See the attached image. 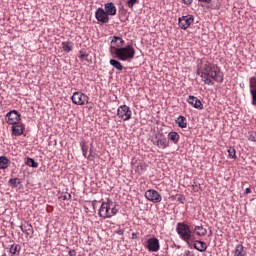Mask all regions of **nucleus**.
I'll return each mask as SVG.
<instances>
[{
    "label": "nucleus",
    "mask_w": 256,
    "mask_h": 256,
    "mask_svg": "<svg viewBox=\"0 0 256 256\" xmlns=\"http://www.w3.org/2000/svg\"><path fill=\"white\" fill-rule=\"evenodd\" d=\"M19 251H21V246L19 244H12L9 247V253L11 256L19 255Z\"/></svg>",
    "instance_id": "nucleus-22"
},
{
    "label": "nucleus",
    "mask_w": 256,
    "mask_h": 256,
    "mask_svg": "<svg viewBox=\"0 0 256 256\" xmlns=\"http://www.w3.org/2000/svg\"><path fill=\"white\" fill-rule=\"evenodd\" d=\"M193 23H195V17L191 14L178 18V25L180 29H183V31L189 29Z\"/></svg>",
    "instance_id": "nucleus-4"
},
{
    "label": "nucleus",
    "mask_w": 256,
    "mask_h": 256,
    "mask_svg": "<svg viewBox=\"0 0 256 256\" xmlns=\"http://www.w3.org/2000/svg\"><path fill=\"white\" fill-rule=\"evenodd\" d=\"M194 233H196L198 237H205V235H207V229L203 228V226H195Z\"/></svg>",
    "instance_id": "nucleus-23"
},
{
    "label": "nucleus",
    "mask_w": 256,
    "mask_h": 256,
    "mask_svg": "<svg viewBox=\"0 0 256 256\" xmlns=\"http://www.w3.org/2000/svg\"><path fill=\"white\" fill-rule=\"evenodd\" d=\"M235 255L236 256H245L247 255V251L245 250V247L242 244H239L235 248Z\"/></svg>",
    "instance_id": "nucleus-25"
},
{
    "label": "nucleus",
    "mask_w": 256,
    "mask_h": 256,
    "mask_svg": "<svg viewBox=\"0 0 256 256\" xmlns=\"http://www.w3.org/2000/svg\"><path fill=\"white\" fill-rule=\"evenodd\" d=\"M212 1L213 0H198V3H200L201 7H203L204 5H209Z\"/></svg>",
    "instance_id": "nucleus-37"
},
{
    "label": "nucleus",
    "mask_w": 256,
    "mask_h": 256,
    "mask_svg": "<svg viewBox=\"0 0 256 256\" xmlns=\"http://www.w3.org/2000/svg\"><path fill=\"white\" fill-rule=\"evenodd\" d=\"M249 193H251V188H246L245 189V195H249Z\"/></svg>",
    "instance_id": "nucleus-42"
},
{
    "label": "nucleus",
    "mask_w": 256,
    "mask_h": 256,
    "mask_svg": "<svg viewBox=\"0 0 256 256\" xmlns=\"http://www.w3.org/2000/svg\"><path fill=\"white\" fill-rule=\"evenodd\" d=\"M123 13H125V11H124V10L121 12V14H123Z\"/></svg>",
    "instance_id": "nucleus-46"
},
{
    "label": "nucleus",
    "mask_w": 256,
    "mask_h": 256,
    "mask_svg": "<svg viewBox=\"0 0 256 256\" xmlns=\"http://www.w3.org/2000/svg\"><path fill=\"white\" fill-rule=\"evenodd\" d=\"M197 75H200L205 85L213 86L215 85L213 81H216V83H223L224 81V74L221 68L208 61L197 70Z\"/></svg>",
    "instance_id": "nucleus-1"
},
{
    "label": "nucleus",
    "mask_w": 256,
    "mask_h": 256,
    "mask_svg": "<svg viewBox=\"0 0 256 256\" xmlns=\"http://www.w3.org/2000/svg\"><path fill=\"white\" fill-rule=\"evenodd\" d=\"M176 123L180 129H187V118L185 116H179L176 119Z\"/></svg>",
    "instance_id": "nucleus-20"
},
{
    "label": "nucleus",
    "mask_w": 256,
    "mask_h": 256,
    "mask_svg": "<svg viewBox=\"0 0 256 256\" xmlns=\"http://www.w3.org/2000/svg\"><path fill=\"white\" fill-rule=\"evenodd\" d=\"M132 239H137V234L136 233H132Z\"/></svg>",
    "instance_id": "nucleus-43"
},
{
    "label": "nucleus",
    "mask_w": 256,
    "mask_h": 256,
    "mask_svg": "<svg viewBox=\"0 0 256 256\" xmlns=\"http://www.w3.org/2000/svg\"><path fill=\"white\" fill-rule=\"evenodd\" d=\"M79 53H80L79 58H80L82 61H87V57H89V54H87V52H85V51H83V50H80Z\"/></svg>",
    "instance_id": "nucleus-32"
},
{
    "label": "nucleus",
    "mask_w": 256,
    "mask_h": 256,
    "mask_svg": "<svg viewBox=\"0 0 256 256\" xmlns=\"http://www.w3.org/2000/svg\"><path fill=\"white\" fill-rule=\"evenodd\" d=\"M146 249L150 253H157V251L161 249V244H159L157 237H152L147 240Z\"/></svg>",
    "instance_id": "nucleus-10"
},
{
    "label": "nucleus",
    "mask_w": 256,
    "mask_h": 256,
    "mask_svg": "<svg viewBox=\"0 0 256 256\" xmlns=\"http://www.w3.org/2000/svg\"><path fill=\"white\" fill-rule=\"evenodd\" d=\"M109 64L114 67V69H117V71H123V64L119 62V60L116 59H110Z\"/></svg>",
    "instance_id": "nucleus-24"
},
{
    "label": "nucleus",
    "mask_w": 256,
    "mask_h": 256,
    "mask_svg": "<svg viewBox=\"0 0 256 256\" xmlns=\"http://www.w3.org/2000/svg\"><path fill=\"white\" fill-rule=\"evenodd\" d=\"M20 229L22 233H25L26 237H31L33 235V226L30 223L20 226Z\"/></svg>",
    "instance_id": "nucleus-17"
},
{
    "label": "nucleus",
    "mask_w": 256,
    "mask_h": 256,
    "mask_svg": "<svg viewBox=\"0 0 256 256\" xmlns=\"http://www.w3.org/2000/svg\"><path fill=\"white\" fill-rule=\"evenodd\" d=\"M145 198L152 203H161L163 201V197L157 190L149 189L145 192Z\"/></svg>",
    "instance_id": "nucleus-8"
},
{
    "label": "nucleus",
    "mask_w": 256,
    "mask_h": 256,
    "mask_svg": "<svg viewBox=\"0 0 256 256\" xmlns=\"http://www.w3.org/2000/svg\"><path fill=\"white\" fill-rule=\"evenodd\" d=\"M62 49L65 53H71L73 51V42L64 41L62 42Z\"/></svg>",
    "instance_id": "nucleus-21"
},
{
    "label": "nucleus",
    "mask_w": 256,
    "mask_h": 256,
    "mask_svg": "<svg viewBox=\"0 0 256 256\" xmlns=\"http://www.w3.org/2000/svg\"><path fill=\"white\" fill-rule=\"evenodd\" d=\"M187 103L194 107V109H198V111H201L203 109V102L199 100V98L190 95L187 99Z\"/></svg>",
    "instance_id": "nucleus-12"
},
{
    "label": "nucleus",
    "mask_w": 256,
    "mask_h": 256,
    "mask_svg": "<svg viewBox=\"0 0 256 256\" xmlns=\"http://www.w3.org/2000/svg\"><path fill=\"white\" fill-rule=\"evenodd\" d=\"M68 255H69V256H75V255H77V252L72 249V250H70V251L68 252Z\"/></svg>",
    "instance_id": "nucleus-41"
},
{
    "label": "nucleus",
    "mask_w": 256,
    "mask_h": 256,
    "mask_svg": "<svg viewBox=\"0 0 256 256\" xmlns=\"http://www.w3.org/2000/svg\"><path fill=\"white\" fill-rule=\"evenodd\" d=\"M93 205V209H94V211H95V204H92Z\"/></svg>",
    "instance_id": "nucleus-44"
},
{
    "label": "nucleus",
    "mask_w": 256,
    "mask_h": 256,
    "mask_svg": "<svg viewBox=\"0 0 256 256\" xmlns=\"http://www.w3.org/2000/svg\"><path fill=\"white\" fill-rule=\"evenodd\" d=\"M11 165V160L7 156H0V169H8Z\"/></svg>",
    "instance_id": "nucleus-19"
},
{
    "label": "nucleus",
    "mask_w": 256,
    "mask_h": 256,
    "mask_svg": "<svg viewBox=\"0 0 256 256\" xmlns=\"http://www.w3.org/2000/svg\"><path fill=\"white\" fill-rule=\"evenodd\" d=\"M228 155L229 157H231L232 159H237V152L235 151V148L230 147L228 149Z\"/></svg>",
    "instance_id": "nucleus-30"
},
{
    "label": "nucleus",
    "mask_w": 256,
    "mask_h": 256,
    "mask_svg": "<svg viewBox=\"0 0 256 256\" xmlns=\"http://www.w3.org/2000/svg\"><path fill=\"white\" fill-rule=\"evenodd\" d=\"M248 140L249 141H256V133L255 132H249Z\"/></svg>",
    "instance_id": "nucleus-35"
},
{
    "label": "nucleus",
    "mask_w": 256,
    "mask_h": 256,
    "mask_svg": "<svg viewBox=\"0 0 256 256\" xmlns=\"http://www.w3.org/2000/svg\"><path fill=\"white\" fill-rule=\"evenodd\" d=\"M104 11L107 13V15H111L112 17L117 15V6H115V3L108 2L104 5Z\"/></svg>",
    "instance_id": "nucleus-15"
},
{
    "label": "nucleus",
    "mask_w": 256,
    "mask_h": 256,
    "mask_svg": "<svg viewBox=\"0 0 256 256\" xmlns=\"http://www.w3.org/2000/svg\"><path fill=\"white\" fill-rule=\"evenodd\" d=\"M111 207H113V201L108 199L107 202H102L98 211L99 217H102L103 219H109L108 215L111 211Z\"/></svg>",
    "instance_id": "nucleus-7"
},
{
    "label": "nucleus",
    "mask_w": 256,
    "mask_h": 256,
    "mask_svg": "<svg viewBox=\"0 0 256 256\" xmlns=\"http://www.w3.org/2000/svg\"><path fill=\"white\" fill-rule=\"evenodd\" d=\"M8 183H9V185L11 187L17 188V187H19V185H21V179H19V178H11L8 181Z\"/></svg>",
    "instance_id": "nucleus-27"
},
{
    "label": "nucleus",
    "mask_w": 256,
    "mask_h": 256,
    "mask_svg": "<svg viewBox=\"0 0 256 256\" xmlns=\"http://www.w3.org/2000/svg\"><path fill=\"white\" fill-rule=\"evenodd\" d=\"M21 121V114L17 110H12L6 114L8 125H17Z\"/></svg>",
    "instance_id": "nucleus-9"
},
{
    "label": "nucleus",
    "mask_w": 256,
    "mask_h": 256,
    "mask_svg": "<svg viewBox=\"0 0 256 256\" xmlns=\"http://www.w3.org/2000/svg\"><path fill=\"white\" fill-rule=\"evenodd\" d=\"M72 103L74 105H87L89 103V96L86 94H83L82 92H74L72 97H71Z\"/></svg>",
    "instance_id": "nucleus-5"
},
{
    "label": "nucleus",
    "mask_w": 256,
    "mask_h": 256,
    "mask_svg": "<svg viewBox=\"0 0 256 256\" xmlns=\"http://www.w3.org/2000/svg\"><path fill=\"white\" fill-rule=\"evenodd\" d=\"M116 233H117V235H124L125 230L119 228L118 230H116Z\"/></svg>",
    "instance_id": "nucleus-40"
},
{
    "label": "nucleus",
    "mask_w": 256,
    "mask_h": 256,
    "mask_svg": "<svg viewBox=\"0 0 256 256\" xmlns=\"http://www.w3.org/2000/svg\"><path fill=\"white\" fill-rule=\"evenodd\" d=\"M1 256H7V254L4 253V254H2Z\"/></svg>",
    "instance_id": "nucleus-45"
},
{
    "label": "nucleus",
    "mask_w": 256,
    "mask_h": 256,
    "mask_svg": "<svg viewBox=\"0 0 256 256\" xmlns=\"http://www.w3.org/2000/svg\"><path fill=\"white\" fill-rule=\"evenodd\" d=\"M60 199H62L63 201H71V194L70 193L62 194L60 196Z\"/></svg>",
    "instance_id": "nucleus-34"
},
{
    "label": "nucleus",
    "mask_w": 256,
    "mask_h": 256,
    "mask_svg": "<svg viewBox=\"0 0 256 256\" xmlns=\"http://www.w3.org/2000/svg\"><path fill=\"white\" fill-rule=\"evenodd\" d=\"M182 3H184V5H191L193 0H182Z\"/></svg>",
    "instance_id": "nucleus-39"
},
{
    "label": "nucleus",
    "mask_w": 256,
    "mask_h": 256,
    "mask_svg": "<svg viewBox=\"0 0 256 256\" xmlns=\"http://www.w3.org/2000/svg\"><path fill=\"white\" fill-rule=\"evenodd\" d=\"M192 189L194 193H198L199 189H201V187L199 185H197V183L194 182V184L192 185Z\"/></svg>",
    "instance_id": "nucleus-38"
},
{
    "label": "nucleus",
    "mask_w": 256,
    "mask_h": 256,
    "mask_svg": "<svg viewBox=\"0 0 256 256\" xmlns=\"http://www.w3.org/2000/svg\"><path fill=\"white\" fill-rule=\"evenodd\" d=\"M190 242L193 243V247L196 249V251H199L200 253H205V251H207V243L204 241L194 240Z\"/></svg>",
    "instance_id": "nucleus-14"
},
{
    "label": "nucleus",
    "mask_w": 256,
    "mask_h": 256,
    "mask_svg": "<svg viewBox=\"0 0 256 256\" xmlns=\"http://www.w3.org/2000/svg\"><path fill=\"white\" fill-rule=\"evenodd\" d=\"M177 201L182 204L185 203V196L183 194H178Z\"/></svg>",
    "instance_id": "nucleus-36"
},
{
    "label": "nucleus",
    "mask_w": 256,
    "mask_h": 256,
    "mask_svg": "<svg viewBox=\"0 0 256 256\" xmlns=\"http://www.w3.org/2000/svg\"><path fill=\"white\" fill-rule=\"evenodd\" d=\"M115 37H119V36H113L111 39V45L112 47H114L115 49L119 48V44L121 43V40H116V42H114ZM114 45V46H113Z\"/></svg>",
    "instance_id": "nucleus-31"
},
{
    "label": "nucleus",
    "mask_w": 256,
    "mask_h": 256,
    "mask_svg": "<svg viewBox=\"0 0 256 256\" xmlns=\"http://www.w3.org/2000/svg\"><path fill=\"white\" fill-rule=\"evenodd\" d=\"M176 232L179 235L182 241L185 243H191V241H195V235L191 232V227L185 224L184 222H179L176 225Z\"/></svg>",
    "instance_id": "nucleus-3"
},
{
    "label": "nucleus",
    "mask_w": 256,
    "mask_h": 256,
    "mask_svg": "<svg viewBox=\"0 0 256 256\" xmlns=\"http://www.w3.org/2000/svg\"><path fill=\"white\" fill-rule=\"evenodd\" d=\"M110 209L111 211L109 212L108 215H106L108 216V219H111V217H113L114 215H117V213L119 212V210L116 208L115 205H112Z\"/></svg>",
    "instance_id": "nucleus-28"
},
{
    "label": "nucleus",
    "mask_w": 256,
    "mask_h": 256,
    "mask_svg": "<svg viewBox=\"0 0 256 256\" xmlns=\"http://www.w3.org/2000/svg\"><path fill=\"white\" fill-rule=\"evenodd\" d=\"M131 115H133V112H131V108L127 105H121L117 109V116L119 119H122V121H129L131 119Z\"/></svg>",
    "instance_id": "nucleus-6"
},
{
    "label": "nucleus",
    "mask_w": 256,
    "mask_h": 256,
    "mask_svg": "<svg viewBox=\"0 0 256 256\" xmlns=\"http://www.w3.org/2000/svg\"><path fill=\"white\" fill-rule=\"evenodd\" d=\"M168 139L169 141H172L174 145H177V143H179V139H181V136L179 135V133L171 131L168 134Z\"/></svg>",
    "instance_id": "nucleus-18"
},
{
    "label": "nucleus",
    "mask_w": 256,
    "mask_h": 256,
    "mask_svg": "<svg viewBox=\"0 0 256 256\" xmlns=\"http://www.w3.org/2000/svg\"><path fill=\"white\" fill-rule=\"evenodd\" d=\"M113 41H120L118 48L113 47V45H110L109 48V52L112 55L114 54L118 61H131L132 59H135V48L133 47V44L124 46L125 40H123L121 37H114Z\"/></svg>",
    "instance_id": "nucleus-2"
},
{
    "label": "nucleus",
    "mask_w": 256,
    "mask_h": 256,
    "mask_svg": "<svg viewBox=\"0 0 256 256\" xmlns=\"http://www.w3.org/2000/svg\"><path fill=\"white\" fill-rule=\"evenodd\" d=\"M80 146H81L83 156L87 158V151H89V146H85V144L83 143H81Z\"/></svg>",
    "instance_id": "nucleus-33"
},
{
    "label": "nucleus",
    "mask_w": 256,
    "mask_h": 256,
    "mask_svg": "<svg viewBox=\"0 0 256 256\" xmlns=\"http://www.w3.org/2000/svg\"><path fill=\"white\" fill-rule=\"evenodd\" d=\"M95 18L99 21V23H109V16L105 12V9L99 7L95 12Z\"/></svg>",
    "instance_id": "nucleus-11"
},
{
    "label": "nucleus",
    "mask_w": 256,
    "mask_h": 256,
    "mask_svg": "<svg viewBox=\"0 0 256 256\" xmlns=\"http://www.w3.org/2000/svg\"><path fill=\"white\" fill-rule=\"evenodd\" d=\"M23 131H25V125L23 124L12 125V135H14V137H21V135L23 134Z\"/></svg>",
    "instance_id": "nucleus-16"
},
{
    "label": "nucleus",
    "mask_w": 256,
    "mask_h": 256,
    "mask_svg": "<svg viewBox=\"0 0 256 256\" xmlns=\"http://www.w3.org/2000/svg\"><path fill=\"white\" fill-rule=\"evenodd\" d=\"M25 163L28 167H32L33 169H37V167H39V163H37L35 159L31 157L26 158Z\"/></svg>",
    "instance_id": "nucleus-26"
},
{
    "label": "nucleus",
    "mask_w": 256,
    "mask_h": 256,
    "mask_svg": "<svg viewBox=\"0 0 256 256\" xmlns=\"http://www.w3.org/2000/svg\"><path fill=\"white\" fill-rule=\"evenodd\" d=\"M153 144L160 149H167V147H169V142L167 141V138L163 136H156Z\"/></svg>",
    "instance_id": "nucleus-13"
},
{
    "label": "nucleus",
    "mask_w": 256,
    "mask_h": 256,
    "mask_svg": "<svg viewBox=\"0 0 256 256\" xmlns=\"http://www.w3.org/2000/svg\"><path fill=\"white\" fill-rule=\"evenodd\" d=\"M137 3H139V0H127L126 1V5L129 9H133V7H135V5H137Z\"/></svg>",
    "instance_id": "nucleus-29"
}]
</instances>
